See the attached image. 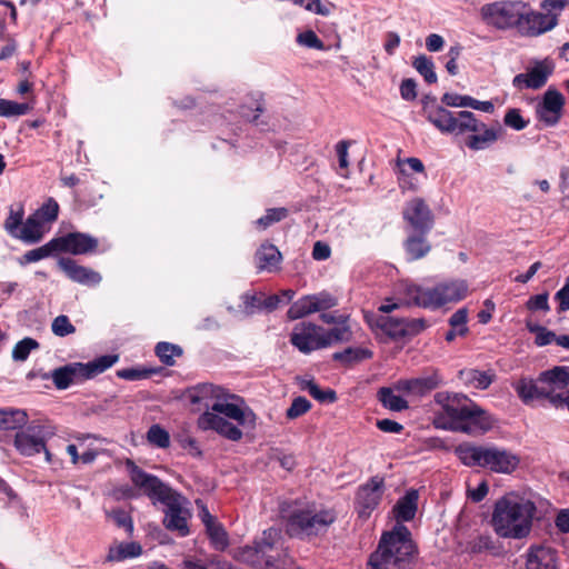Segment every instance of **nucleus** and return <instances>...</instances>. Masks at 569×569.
<instances>
[{"instance_id": "obj_63", "label": "nucleus", "mask_w": 569, "mask_h": 569, "mask_svg": "<svg viewBox=\"0 0 569 569\" xmlns=\"http://www.w3.org/2000/svg\"><path fill=\"white\" fill-rule=\"evenodd\" d=\"M147 439L150 443L160 448H166L169 445V435L166 429H149Z\"/></svg>"}, {"instance_id": "obj_58", "label": "nucleus", "mask_w": 569, "mask_h": 569, "mask_svg": "<svg viewBox=\"0 0 569 569\" xmlns=\"http://www.w3.org/2000/svg\"><path fill=\"white\" fill-rule=\"evenodd\" d=\"M503 122L506 126L517 131L523 130L529 124V120H525L520 113V110L516 108L509 109L506 112Z\"/></svg>"}, {"instance_id": "obj_27", "label": "nucleus", "mask_w": 569, "mask_h": 569, "mask_svg": "<svg viewBox=\"0 0 569 569\" xmlns=\"http://www.w3.org/2000/svg\"><path fill=\"white\" fill-rule=\"evenodd\" d=\"M372 329H378L392 340L403 339V318L378 315L368 319Z\"/></svg>"}, {"instance_id": "obj_40", "label": "nucleus", "mask_w": 569, "mask_h": 569, "mask_svg": "<svg viewBox=\"0 0 569 569\" xmlns=\"http://www.w3.org/2000/svg\"><path fill=\"white\" fill-rule=\"evenodd\" d=\"M313 301L311 295H306L295 301L287 311V317L290 320H297L305 318L311 313H315Z\"/></svg>"}, {"instance_id": "obj_43", "label": "nucleus", "mask_w": 569, "mask_h": 569, "mask_svg": "<svg viewBox=\"0 0 569 569\" xmlns=\"http://www.w3.org/2000/svg\"><path fill=\"white\" fill-rule=\"evenodd\" d=\"M238 557L241 561L254 566H266V555L263 553L257 541H254L252 546H246L241 548L238 552Z\"/></svg>"}, {"instance_id": "obj_6", "label": "nucleus", "mask_w": 569, "mask_h": 569, "mask_svg": "<svg viewBox=\"0 0 569 569\" xmlns=\"http://www.w3.org/2000/svg\"><path fill=\"white\" fill-rule=\"evenodd\" d=\"M416 556L417 547L409 529L397 523L392 530L382 533L368 565L372 569H407L413 563Z\"/></svg>"}, {"instance_id": "obj_64", "label": "nucleus", "mask_w": 569, "mask_h": 569, "mask_svg": "<svg viewBox=\"0 0 569 569\" xmlns=\"http://www.w3.org/2000/svg\"><path fill=\"white\" fill-rule=\"evenodd\" d=\"M178 442L180 446L188 451L189 455L198 457L201 455L200 448L197 441L191 438L186 430L178 436Z\"/></svg>"}, {"instance_id": "obj_18", "label": "nucleus", "mask_w": 569, "mask_h": 569, "mask_svg": "<svg viewBox=\"0 0 569 569\" xmlns=\"http://www.w3.org/2000/svg\"><path fill=\"white\" fill-rule=\"evenodd\" d=\"M58 252L71 253L74 256L92 253L98 248V239L82 232H69L56 238Z\"/></svg>"}, {"instance_id": "obj_31", "label": "nucleus", "mask_w": 569, "mask_h": 569, "mask_svg": "<svg viewBox=\"0 0 569 569\" xmlns=\"http://www.w3.org/2000/svg\"><path fill=\"white\" fill-rule=\"evenodd\" d=\"M418 491L409 490L402 498L398 500L393 507V513L398 523L410 521L415 518L418 509Z\"/></svg>"}, {"instance_id": "obj_26", "label": "nucleus", "mask_w": 569, "mask_h": 569, "mask_svg": "<svg viewBox=\"0 0 569 569\" xmlns=\"http://www.w3.org/2000/svg\"><path fill=\"white\" fill-rule=\"evenodd\" d=\"M458 379L468 388L486 390L496 379L493 370L481 371L476 368H463L458 371Z\"/></svg>"}, {"instance_id": "obj_47", "label": "nucleus", "mask_w": 569, "mask_h": 569, "mask_svg": "<svg viewBox=\"0 0 569 569\" xmlns=\"http://www.w3.org/2000/svg\"><path fill=\"white\" fill-rule=\"evenodd\" d=\"M31 110L28 103H20L11 100L0 98V116L14 117L27 114Z\"/></svg>"}, {"instance_id": "obj_39", "label": "nucleus", "mask_w": 569, "mask_h": 569, "mask_svg": "<svg viewBox=\"0 0 569 569\" xmlns=\"http://www.w3.org/2000/svg\"><path fill=\"white\" fill-rule=\"evenodd\" d=\"M141 547L136 542L120 543L109 549V561H122L127 558L140 556Z\"/></svg>"}, {"instance_id": "obj_2", "label": "nucleus", "mask_w": 569, "mask_h": 569, "mask_svg": "<svg viewBox=\"0 0 569 569\" xmlns=\"http://www.w3.org/2000/svg\"><path fill=\"white\" fill-rule=\"evenodd\" d=\"M193 403L213 400L210 405L204 402V411L198 420V427H234L226 418L239 425H254L256 415L247 406L244 399L229 390L213 383H201L193 388L191 393Z\"/></svg>"}, {"instance_id": "obj_29", "label": "nucleus", "mask_w": 569, "mask_h": 569, "mask_svg": "<svg viewBox=\"0 0 569 569\" xmlns=\"http://www.w3.org/2000/svg\"><path fill=\"white\" fill-rule=\"evenodd\" d=\"M281 259V252L271 243H262L254 254L257 268L270 272L279 269Z\"/></svg>"}, {"instance_id": "obj_35", "label": "nucleus", "mask_w": 569, "mask_h": 569, "mask_svg": "<svg viewBox=\"0 0 569 569\" xmlns=\"http://www.w3.org/2000/svg\"><path fill=\"white\" fill-rule=\"evenodd\" d=\"M42 221L37 216L31 214L27 218L26 222L22 223L17 239L27 243H37L42 239Z\"/></svg>"}, {"instance_id": "obj_52", "label": "nucleus", "mask_w": 569, "mask_h": 569, "mask_svg": "<svg viewBox=\"0 0 569 569\" xmlns=\"http://www.w3.org/2000/svg\"><path fill=\"white\" fill-rule=\"evenodd\" d=\"M289 214L287 208H270L267 210L266 214L257 220V224L263 229L270 227L271 224L279 222L286 219Z\"/></svg>"}, {"instance_id": "obj_60", "label": "nucleus", "mask_w": 569, "mask_h": 569, "mask_svg": "<svg viewBox=\"0 0 569 569\" xmlns=\"http://www.w3.org/2000/svg\"><path fill=\"white\" fill-rule=\"evenodd\" d=\"M311 407L310 401L305 397H297L293 399L291 406L287 410L288 418H297L306 413Z\"/></svg>"}, {"instance_id": "obj_57", "label": "nucleus", "mask_w": 569, "mask_h": 569, "mask_svg": "<svg viewBox=\"0 0 569 569\" xmlns=\"http://www.w3.org/2000/svg\"><path fill=\"white\" fill-rule=\"evenodd\" d=\"M297 42L307 48L325 50L326 46L323 41L312 30H307L297 36Z\"/></svg>"}, {"instance_id": "obj_51", "label": "nucleus", "mask_w": 569, "mask_h": 569, "mask_svg": "<svg viewBox=\"0 0 569 569\" xmlns=\"http://www.w3.org/2000/svg\"><path fill=\"white\" fill-rule=\"evenodd\" d=\"M429 327L425 318H403V339L412 338Z\"/></svg>"}, {"instance_id": "obj_41", "label": "nucleus", "mask_w": 569, "mask_h": 569, "mask_svg": "<svg viewBox=\"0 0 569 569\" xmlns=\"http://www.w3.org/2000/svg\"><path fill=\"white\" fill-rule=\"evenodd\" d=\"M28 415L20 409L0 408V427H26Z\"/></svg>"}, {"instance_id": "obj_34", "label": "nucleus", "mask_w": 569, "mask_h": 569, "mask_svg": "<svg viewBox=\"0 0 569 569\" xmlns=\"http://www.w3.org/2000/svg\"><path fill=\"white\" fill-rule=\"evenodd\" d=\"M264 111L263 94L261 92H250L244 102L240 106V114L252 123H257L260 113Z\"/></svg>"}, {"instance_id": "obj_53", "label": "nucleus", "mask_w": 569, "mask_h": 569, "mask_svg": "<svg viewBox=\"0 0 569 569\" xmlns=\"http://www.w3.org/2000/svg\"><path fill=\"white\" fill-rule=\"evenodd\" d=\"M59 213V204L53 198H49L38 210L37 216L42 222L56 221Z\"/></svg>"}, {"instance_id": "obj_1", "label": "nucleus", "mask_w": 569, "mask_h": 569, "mask_svg": "<svg viewBox=\"0 0 569 569\" xmlns=\"http://www.w3.org/2000/svg\"><path fill=\"white\" fill-rule=\"evenodd\" d=\"M422 114L443 134L463 136L471 133L466 146L473 151L483 150L499 139L501 126L487 127L471 111L452 112L437 103L436 97L427 94L422 98Z\"/></svg>"}, {"instance_id": "obj_23", "label": "nucleus", "mask_w": 569, "mask_h": 569, "mask_svg": "<svg viewBox=\"0 0 569 569\" xmlns=\"http://www.w3.org/2000/svg\"><path fill=\"white\" fill-rule=\"evenodd\" d=\"M429 233L425 231H407L402 246L408 261H417L429 254L432 249L428 240Z\"/></svg>"}, {"instance_id": "obj_45", "label": "nucleus", "mask_w": 569, "mask_h": 569, "mask_svg": "<svg viewBox=\"0 0 569 569\" xmlns=\"http://www.w3.org/2000/svg\"><path fill=\"white\" fill-rule=\"evenodd\" d=\"M305 389L320 403H333L337 400V393L333 389H321L320 386L312 380L306 382Z\"/></svg>"}, {"instance_id": "obj_20", "label": "nucleus", "mask_w": 569, "mask_h": 569, "mask_svg": "<svg viewBox=\"0 0 569 569\" xmlns=\"http://www.w3.org/2000/svg\"><path fill=\"white\" fill-rule=\"evenodd\" d=\"M539 381L530 378H521L516 381L512 387L518 397L525 405H533L536 401H551L552 389H548L546 385L539 386Z\"/></svg>"}, {"instance_id": "obj_59", "label": "nucleus", "mask_w": 569, "mask_h": 569, "mask_svg": "<svg viewBox=\"0 0 569 569\" xmlns=\"http://www.w3.org/2000/svg\"><path fill=\"white\" fill-rule=\"evenodd\" d=\"M262 296L259 293L246 292L241 296L243 309L246 315H253L256 311L261 310Z\"/></svg>"}, {"instance_id": "obj_44", "label": "nucleus", "mask_w": 569, "mask_h": 569, "mask_svg": "<svg viewBox=\"0 0 569 569\" xmlns=\"http://www.w3.org/2000/svg\"><path fill=\"white\" fill-rule=\"evenodd\" d=\"M526 328L529 330V332L536 333L535 343L537 346L543 347L550 345L551 342L557 343V338L559 336H557L553 331L548 330L540 325L532 323L531 321L526 322Z\"/></svg>"}, {"instance_id": "obj_55", "label": "nucleus", "mask_w": 569, "mask_h": 569, "mask_svg": "<svg viewBox=\"0 0 569 569\" xmlns=\"http://www.w3.org/2000/svg\"><path fill=\"white\" fill-rule=\"evenodd\" d=\"M51 330L57 337H67L76 332V327L66 315L56 317L51 323Z\"/></svg>"}, {"instance_id": "obj_38", "label": "nucleus", "mask_w": 569, "mask_h": 569, "mask_svg": "<svg viewBox=\"0 0 569 569\" xmlns=\"http://www.w3.org/2000/svg\"><path fill=\"white\" fill-rule=\"evenodd\" d=\"M378 399L385 408L401 411L408 408V402L401 396L396 395L391 388L382 387L378 391Z\"/></svg>"}, {"instance_id": "obj_15", "label": "nucleus", "mask_w": 569, "mask_h": 569, "mask_svg": "<svg viewBox=\"0 0 569 569\" xmlns=\"http://www.w3.org/2000/svg\"><path fill=\"white\" fill-rule=\"evenodd\" d=\"M443 385V377L438 369H430L425 375L411 379H400L396 389L408 395L425 396Z\"/></svg>"}, {"instance_id": "obj_3", "label": "nucleus", "mask_w": 569, "mask_h": 569, "mask_svg": "<svg viewBox=\"0 0 569 569\" xmlns=\"http://www.w3.org/2000/svg\"><path fill=\"white\" fill-rule=\"evenodd\" d=\"M131 481L147 496L166 506L163 523L167 529L177 531L180 537L189 535L188 519L190 512L186 507V499L161 482L157 477L146 473L131 460L127 461Z\"/></svg>"}, {"instance_id": "obj_25", "label": "nucleus", "mask_w": 569, "mask_h": 569, "mask_svg": "<svg viewBox=\"0 0 569 569\" xmlns=\"http://www.w3.org/2000/svg\"><path fill=\"white\" fill-rule=\"evenodd\" d=\"M280 538L281 533L279 529L269 528L264 530L262 537L257 540V543L266 555L267 568H278L277 562L282 555L280 550Z\"/></svg>"}, {"instance_id": "obj_36", "label": "nucleus", "mask_w": 569, "mask_h": 569, "mask_svg": "<svg viewBox=\"0 0 569 569\" xmlns=\"http://www.w3.org/2000/svg\"><path fill=\"white\" fill-rule=\"evenodd\" d=\"M323 348L339 342H348L352 338V332L348 322L338 325L331 329L322 328L321 331Z\"/></svg>"}, {"instance_id": "obj_19", "label": "nucleus", "mask_w": 569, "mask_h": 569, "mask_svg": "<svg viewBox=\"0 0 569 569\" xmlns=\"http://www.w3.org/2000/svg\"><path fill=\"white\" fill-rule=\"evenodd\" d=\"M58 266L71 281L83 286H97L102 280L99 272L91 268L78 264L72 258H60Z\"/></svg>"}, {"instance_id": "obj_22", "label": "nucleus", "mask_w": 569, "mask_h": 569, "mask_svg": "<svg viewBox=\"0 0 569 569\" xmlns=\"http://www.w3.org/2000/svg\"><path fill=\"white\" fill-rule=\"evenodd\" d=\"M551 73L552 67L543 62H538L526 73H518L517 76H515L512 79V86L518 90H538L547 83L548 78L551 76Z\"/></svg>"}, {"instance_id": "obj_54", "label": "nucleus", "mask_w": 569, "mask_h": 569, "mask_svg": "<svg viewBox=\"0 0 569 569\" xmlns=\"http://www.w3.org/2000/svg\"><path fill=\"white\" fill-rule=\"evenodd\" d=\"M153 373H157V369L152 368H126L117 371V376L121 379L129 381H137L150 378Z\"/></svg>"}, {"instance_id": "obj_14", "label": "nucleus", "mask_w": 569, "mask_h": 569, "mask_svg": "<svg viewBox=\"0 0 569 569\" xmlns=\"http://www.w3.org/2000/svg\"><path fill=\"white\" fill-rule=\"evenodd\" d=\"M403 297L409 306L437 310L441 308L438 283L428 287L418 283H408L403 288Z\"/></svg>"}, {"instance_id": "obj_16", "label": "nucleus", "mask_w": 569, "mask_h": 569, "mask_svg": "<svg viewBox=\"0 0 569 569\" xmlns=\"http://www.w3.org/2000/svg\"><path fill=\"white\" fill-rule=\"evenodd\" d=\"M565 107V97L557 89L549 88L541 102L536 108V114L539 121L548 127L559 123Z\"/></svg>"}, {"instance_id": "obj_30", "label": "nucleus", "mask_w": 569, "mask_h": 569, "mask_svg": "<svg viewBox=\"0 0 569 569\" xmlns=\"http://www.w3.org/2000/svg\"><path fill=\"white\" fill-rule=\"evenodd\" d=\"M538 381L546 385L548 389H565L569 386V366H555L551 369L541 371Z\"/></svg>"}, {"instance_id": "obj_46", "label": "nucleus", "mask_w": 569, "mask_h": 569, "mask_svg": "<svg viewBox=\"0 0 569 569\" xmlns=\"http://www.w3.org/2000/svg\"><path fill=\"white\" fill-rule=\"evenodd\" d=\"M40 343L30 337L18 341L12 349V358L16 361H26L32 350L39 349Z\"/></svg>"}, {"instance_id": "obj_50", "label": "nucleus", "mask_w": 569, "mask_h": 569, "mask_svg": "<svg viewBox=\"0 0 569 569\" xmlns=\"http://www.w3.org/2000/svg\"><path fill=\"white\" fill-rule=\"evenodd\" d=\"M316 312H322L338 306V298L328 291L311 295Z\"/></svg>"}, {"instance_id": "obj_33", "label": "nucleus", "mask_w": 569, "mask_h": 569, "mask_svg": "<svg viewBox=\"0 0 569 569\" xmlns=\"http://www.w3.org/2000/svg\"><path fill=\"white\" fill-rule=\"evenodd\" d=\"M29 431L30 429H22L16 435L14 439L17 449L26 456H32L46 449L43 439Z\"/></svg>"}, {"instance_id": "obj_24", "label": "nucleus", "mask_w": 569, "mask_h": 569, "mask_svg": "<svg viewBox=\"0 0 569 569\" xmlns=\"http://www.w3.org/2000/svg\"><path fill=\"white\" fill-rule=\"evenodd\" d=\"M559 559L555 549L546 546L531 547L527 552L526 569H558Z\"/></svg>"}, {"instance_id": "obj_4", "label": "nucleus", "mask_w": 569, "mask_h": 569, "mask_svg": "<svg viewBox=\"0 0 569 569\" xmlns=\"http://www.w3.org/2000/svg\"><path fill=\"white\" fill-rule=\"evenodd\" d=\"M536 510L535 502L529 498L508 493L495 503L491 519L493 529L502 538H526L531 531Z\"/></svg>"}, {"instance_id": "obj_42", "label": "nucleus", "mask_w": 569, "mask_h": 569, "mask_svg": "<svg viewBox=\"0 0 569 569\" xmlns=\"http://www.w3.org/2000/svg\"><path fill=\"white\" fill-rule=\"evenodd\" d=\"M412 66L427 83L432 84L437 82L438 78L435 72V63L431 58L420 54L413 59Z\"/></svg>"}, {"instance_id": "obj_56", "label": "nucleus", "mask_w": 569, "mask_h": 569, "mask_svg": "<svg viewBox=\"0 0 569 569\" xmlns=\"http://www.w3.org/2000/svg\"><path fill=\"white\" fill-rule=\"evenodd\" d=\"M468 321V309L460 308L451 315L449 318V325L451 328L458 329L459 336L463 337L469 332L467 327Z\"/></svg>"}, {"instance_id": "obj_13", "label": "nucleus", "mask_w": 569, "mask_h": 569, "mask_svg": "<svg viewBox=\"0 0 569 569\" xmlns=\"http://www.w3.org/2000/svg\"><path fill=\"white\" fill-rule=\"evenodd\" d=\"M321 331V326L309 321L299 322L290 335V342L300 352L309 355L315 350L323 349Z\"/></svg>"}, {"instance_id": "obj_7", "label": "nucleus", "mask_w": 569, "mask_h": 569, "mask_svg": "<svg viewBox=\"0 0 569 569\" xmlns=\"http://www.w3.org/2000/svg\"><path fill=\"white\" fill-rule=\"evenodd\" d=\"M459 459L466 466L488 468L497 473H511L519 463L518 456L497 447H475L461 445L456 449Z\"/></svg>"}, {"instance_id": "obj_61", "label": "nucleus", "mask_w": 569, "mask_h": 569, "mask_svg": "<svg viewBox=\"0 0 569 569\" xmlns=\"http://www.w3.org/2000/svg\"><path fill=\"white\" fill-rule=\"evenodd\" d=\"M470 96L446 92L441 97V103L448 107L465 108L469 107Z\"/></svg>"}, {"instance_id": "obj_48", "label": "nucleus", "mask_w": 569, "mask_h": 569, "mask_svg": "<svg viewBox=\"0 0 569 569\" xmlns=\"http://www.w3.org/2000/svg\"><path fill=\"white\" fill-rule=\"evenodd\" d=\"M54 252H58V247L56 242V238L51 239L46 244L32 249L30 251H27L23 256L26 262H36L41 259L48 258L49 256L53 254Z\"/></svg>"}, {"instance_id": "obj_37", "label": "nucleus", "mask_w": 569, "mask_h": 569, "mask_svg": "<svg viewBox=\"0 0 569 569\" xmlns=\"http://www.w3.org/2000/svg\"><path fill=\"white\" fill-rule=\"evenodd\" d=\"M154 353L166 366H173L176 363L174 358L183 355V349L179 345H174L167 341H160L154 347Z\"/></svg>"}, {"instance_id": "obj_62", "label": "nucleus", "mask_w": 569, "mask_h": 569, "mask_svg": "<svg viewBox=\"0 0 569 569\" xmlns=\"http://www.w3.org/2000/svg\"><path fill=\"white\" fill-rule=\"evenodd\" d=\"M526 307L530 311H549L548 293L543 292L540 295L532 296L526 302Z\"/></svg>"}, {"instance_id": "obj_49", "label": "nucleus", "mask_w": 569, "mask_h": 569, "mask_svg": "<svg viewBox=\"0 0 569 569\" xmlns=\"http://www.w3.org/2000/svg\"><path fill=\"white\" fill-rule=\"evenodd\" d=\"M23 214L24 210L22 206H20L18 210L11 207L8 218L4 220V230L13 238L18 237V232L22 227Z\"/></svg>"}, {"instance_id": "obj_12", "label": "nucleus", "mask_w": 569, "mask_h": 569, "mask_svg": "<svg viewBox=\"0 0 569 569\" xmlns=\"http://www.w3.org/2000/svg\"><path fill=\"white\" fill-rule=\"evenodd\" d=\"M406 231L430 232L435 227V214L422 198H413L402 209Z\"/></svg>"}, {"instance_id": "obj_10", "label": "nucleus", "mask_w": 569, "mask_h": 569, "mask_svg": "<svg viewBox=\"0 0 569 569\" xmlns=\"http://www.w3.org/2000/svg\"><path fill=\"white\" fill-rule=\"evenodd\" d=\"M568 4V0H543L540 8L546 12L535 11L526 2L523 17L518 30L528 37H537L552 30L558 24V16L553 10L561 11Z\"/></svg>"}, {"instance_id": "obj_32", "label": "nucleus", "mask_w": 569, "mask_h": 569, "mask_svg": "<svg viewBox=\"0 0 569 569\" xmlns=\"http://www.w3.org/2000/svg\"><path fill=\"white\" fill-rule=\"evenodd\" d=\"M373 357L372 350L363 347H348L342 351L335 352L332 360L339 362L346 368H351L357 363L369 360Z\"/></svg>"}, {"instance_id": "obj_11", "label": "nucleus", "mask_w": 569, "mask_h": 569, "mask_svg": "<svg viewBox=\"0 0 569 569\" xmlns=\"http://www.w3.org/2000/svg\"><path fill=\"white\" fill-rule=\"evenodd\" d=\"M526 2L520 0H502L485 4L481 8V14L487 24L497 29L518 28Z\"/></svg>"}, {"instance_id": "obj_9", "label": "nucleus", "mask_w": 569, "mask_h": 569, "mask_svg": "<svg viewBox=\"0 0 569 569\" xmlns=\"http://www.w3.org/2000/svg\"><path fill=\"white\" fill-rule=\"evenodd\" d=\"M336 519L333 508L308 505L292 512L288 520V531L291 535L318 536L325 533Z\"/></svg>"}, {"instance_id": "obj_5", "label": "nucleus", "mask_w": 569, "mask_h": 569, "mask_svg": "<svg viewBox=\"0 0 569 569\" xmlns=\"http://www.w3.org/2000/svg\"><path fill=\"white\" fill-rule=\"evenodd\" d=\"M433 400L441 408L433 427H455V423L492 427L497 422L491 413L462 392L438 391Z\"/></svg>"}, {"instance_id": "obj_21", "label": "nucleus", "mask_w": 569, "mask_h": 569, "mask_svg": "<svg viewBox=\"0 0 569 569\" xmlns=\"http://www.w3.org/2000/svg\"><path fill=\"white\" fill-rule=\"evenodd\" d=\"M196 506L199 511V518L206 527V531L210 538L211 543L217 550H223L228 547V533L217 519L209 512L207 506L202 500H196Z\"/></svg>"}, {"instance_id": "obj_17", "label": "nucleus", "mask_w": 569, "mask_h": 569, "mask_svg": "<svg viewBox=\"0 0 569 569\" xmlns=\"http://www.w3.org/2000/svg\"><path fill=\"white\" fill-rule=\"evenodd\" d=\"M383 492V479L373 477L361 486L356 497V509L360 517L367 518L377 508Z\"/></svg>"}, {"instance_id": "obj_8", "label": "nucleus", "mask_w": 569, "mask_h": 569, "mask_svg": "<svg viewBox=\"0 0 569 569\" xmlns=\"http://www.w3.org/2000/svg\"><path fill=\"white\" fill-rule=\"evenodd\" d=\"M119 357L117 355H104L87 363L72 362L59 367L49 373L54 386L59 390L68 389L72 383H81L92 379L112 367Z\"/></svg>"}, {"instance_id": "obj_28", "label": "nucleus", "mask_w": 569, "mask_h": 569, "mask_svg": "<svg viewBox=\"0 0 569 569\" xmlns=\"http://www.w3.org/2000/svg\"><path fill=\"white\" fill-rule=\"evenodd\" d=\"M438 290L440 295L441 307H443L447 303L463 300L469 292V287L466 280L456 279L439 282Z\"/></svg>"}]
</instances>
